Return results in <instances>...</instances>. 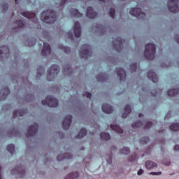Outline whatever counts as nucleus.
Listing matches in <instances>:
<instances>
[{
	"label": "nucleus",
	"instance_id": "1",
	"mask_svg": "<svg viewBox=\"0 0 179 179\" xmlns=\"http://www.w3.org/2000/svg\"><path fill=\"white\" fill-rule=\"evenodd\" d=\"M156 48L155 44L148 43L145 45V50H144V57L148 60H152L155 59V54Z\"/></svg>",
	"mask_w": 179,
	"mask_h": 179
},
{
	"label": "nucleus",
	"instance_id": "2",
	"mask_svg": "<svg viewBox=\"0 0 179 179\" xmlns=\"http://www.w3.org/2000/svg\"><path fill=\"white\" fill-rule=\"evenodd\" d=\"M179 0H169L167 2V8L173 13H177L179 11V6H178Z\"/></svg>",
	"mask_w": 179,
	"mask_h": 179
},
{
	"label": "nucleus",
	"instance_id": "3",
	"mask_svg": "<svg viewBox=\"0 0 179 179\" xmlns=\"http://www.w3.org/2000/svg\"><path fill=\"white\" fill-rule=\"evenodd\" d=\"M129 15L142 20L145 18V13H143L138 8H133L131 10H129Z\"/></svg>",
	"mask_w": 179,
	"mask_h": 179
},
{
	"label": "nucleus",
	"instance_id": "4",
	"mask_svg": "<svg viewBox=\"0 0 179 179\" xmlns=\"http://www.w3.org/2000/svg\"><path fill=\"white\" fill-rule=\"evenodd\" d=\"M113 48L115 49L117 52H120V50L122 49V38L117 36L113 39Z\"/></svg>",
	"mask_w": 179,
	"mask_h": 179
},
{
	"label": "nucleus",
	"instance_id": "5",
	"mask_svg": "<svg viewBox=\"0 0 179 179\" xmlns=\"http://www.w3.org/2000/svg\"><path fill=\"white\" fill-rule=\"evenodd\" d=\"M117 76H119L120 80L123 81L126 79V71L121 68H118L116 70Z\"/></svg>",
	"mask_w": 179,
	"mask_h": 179
},
{
	"label": "nucleus",
	"instance_id": "6",
	"mask_svg": "<svg viewBox=\"0 0 179 179\" xmlns=\"http://www.w3.org/2000/svg\"><path fill=\"white\" fill-rule=\"evenodd\" d=\"M148 78L152 81V83L158 82V76H156V73H155L152 70H149L148 72Z\"/></svg>",
	"mask_w": 179,
	"mask_h": 179
},
{
	"label": "nucleus",
	"instance_id": "7",
	"mask_svg": "<svg viewBox=\"0 0 179 179\" xmlns=\"http://www.w3.org/2000/svg\"><path fill=\"white\" fill-rule=\"evenodd\" d=\"M101 110H103V113H105L106 114H110L113 112V108H112L110 105H108L107 103H103V106L101 107Z\"/></svg>",
	"mask_w": 179,
	"mask_h": 179
},
{
	"label": "nucleus",
	"instance_id": "8",
	"mask_svg": "<svg viewBox=\"0 0 179 179\" xmlns=\"http://www.w3.org/2000/svg\"><path fill=\"white\" fill-rule=\"evenodd\" d=\"M108 77L106 74L104 73H101L99 74H97V76H96V79L97 80V82L103 83L106 82Z\"/></svg>",
	"mask_w": 179,
	"mask_h": 179
},
{
	"label": "nucleus",
	"instance_id": "9",
	"mask_svg": "<svg viewBox=\"0 0 179 179\" xmlns=\"http://www.w3.org/2000/svg\"><path fill=\"white\" fill-rule=\"evenodd\" d=\"M178 94H179V89L178 88L171 89L167 91V96H169L171 97L176 96Z\"/></svg>",
	"mask_w": 179,
	"mask_h": 179
},
{
	"label": "nucleus",
	"instance_id": "10",
	"mask_svg": "<svg viewBox=\"0 0 179 179\" xmlns=\"http://www.w3.org/2000/svg\"><path fill=\"white\" fill-rule=\"evenodd\" d=\"M43 105H48L50 107H56V105L58 104V101L55 99H51V102H46L45 101H42Z\"/></svg>",
	"mask_w": 179,
	"mask_h": 179
},
{
	"label": "nucleus",
	"instance_id": "11",
	"mask_svg": "<svg viewBox=\"0 0 179 179\" xmlns=\"http://www.w3.org/2000/svg\"><path fill=\"white\" fill-rule=\"evenodd\" d=\"M110 128L112 129V130H113V131H115L116 133L122 134V129H120L119 125L112 124L110 125Z\"/></svg>",
	"mask_w": 179,
	"mask_h": 179
},
{
	"label": "nucleus",
	"instance_id": "12",
	"mask_svg": "<svg viewBox=\"0 0 179 179\" xmlns=\"http://www.w3.org/2000/svg\"><path fill=\"white\" fill-rule=\"evenodd\" d=\"M79 34H80V31H79V23L76 22L74 24V36H76V38H78L79 37Z\"/></svg>",
	"mask_w": 179,
	"mask_h": 179
},
{
	"label": "nucleus",
	"instance_id": "13",
	"mask_svg": "<svg viewBox=\"0 0 179 179\" xmlns=\"http://www.w3.org/2000/svg\"><path fill=\"white\" fill-rule=\"evenodd\" d=\"M145 169H151L152 168L156 167V163L152 162L151 161H148V162H145Z\"/></svg>",
	"mask_w": 179,
	"mask_h": 179
},
{
	"label": "nucleus",
	"instance_id": "14",
	"mask_svg": "<svg viewBox=\"0 0 179 179\" xmlns=\"http://www.w3.org/2000/svg\"><path fill=\"white\" fill-rule=\"evenodd\" d=\"M131 113V107L129 105H126L124 106V113H122V118H126L127 117V115H129Z\"/></svg>",
	"mask_w": 179,
	"mask_h": 179
},
{
	"label": "nucleus",
	"instance_id": "15",
	"mask_svg": "<svg viewBox=\"0 0 179 179\" xmlns=\"http://www.w3.org/2000/svg\"><path fill=\"white\" fill-rule=\"evenodd\" d=\"M51 51V48H50L49 45L45 43L43 45V50H42V52L43 55H48Z\"/></svg>",
	"mask_w": 179,
	"mask_h": 179
},
{
	"label": "nucleus",
	"instance_id": "16",
	"mask_svg": "<svg viewBox=\"0 0 179 179\" xmlns=\"http://www.w3.org/2000/svg\"><path fill=\"white\" fill-rule=\"evenodd\" d=\"M100 138H101V140L108 141L110 140V134L104 132L101 133Z\"/></svg>",
	"mask_w": 179,
	"mask_h": 179
},
{
	"label": "nucleus",
	"instance_id": "17",
	"mask_svg": "<svg viewBox=\"0 0 179 179\" xmlns=\"http://www.w3.org/2000/svg\"><path fill=\"white\" fill-rule=\"evenodd\" d=\"M169 129L173 131H179V124L178 123H174L173 124H171L169 127Z\"/></svg>",
	"mask_w": 179,
	"mask_h": 179
},
{
	"label": "nucleus",
	"instance_id": "18",
	"mask_svg": "<svg viewBox=\"0 0 179 179\" xmlns=\"http://www.w3.org/2000/svg\"><path fill=\"white\" fill-rule=\"evenodd\" d=\"M130 70H131V73H135L136 71V69H138V65L136 63H133L129 65Z\"/></svg>",
	"mask_w": 179,
	"mask_h": 179
},
{
	"label": "nucleus",
	"instance_id": "19",
	"mask_svg": "<svg viewBox=\"0 0 179 179\" xmlns=\"http://www.w3.org/2000/svg\"><path fill=\"white\" fill-rule=\"evenodd\" d=\"M120 154L127 155H129V148H124L122 150H120Z\"/></svg>",
	"mask_w": 179,
	"mask_h": 179
},
{
	"label": "nucleus",
	"instance_id": "20",
	"mask_svg": "<svg viewBox=\"0 0 179 179\" xmlns=\"http://www.w3.org/2000/svg\"><path fill=\"white\" fill-rule=\"evenodd\" d=\"M142 122L141 121H138L137 122H135V123H133V124L131 125V127L132 128H140L142 127Z\"/></svg>",
	"mask_w": 179,
	"mask_h": 179
},
{
	"label": "nucleus",
	"instance_id": "21",
	"mask_svg": "<svg viewBox=\"0 0 179 179\" xmlns=\"http://www.w3.org/2000/svg\"><path fill=\"white\" fill-rule=\"evenodd\" d=\"M109 15L113 19L115 18V9L110 8Z\"/></svg>",
	"mask_w": 179,
	"mask_h": 179
},
{
	"label": "nucleus",
	"instance_id": "22",
	"mask_svg": "<svg viewBox=\"0 0 179 179\" xmlns=\"http://www.w3.org/2000/svg\"><path fill=\"white\" fill-rule=\"evenodd\" d=\"M97 16V13H94L93 10H92V8H90V18L93 19L95 18V17Z\"/></svg>",
	"mask_w": 179,
	"mask_h": 179
},
{
	"label": "nucleus",
	"instance_id": "23",
	"mask_svg": "<svg viewBox=\"0 0 179 179\" xmlns=\"http://www.w3.org/2000/svg\"><path fill=\"white\" fill-rule=\"evenodd\" d=\"M151 127H152V122H145V129L151 128Z\"/></svg>",
	"mask_w": 179,
	"mask_h": 179
},
{
	"label": "nucleus",
	"instance_id": "24",
	"mask_svg": "<svg viewBox=\"0 0 179 179\" xmlns=\"http://www.w3.org/2000/svg\"><path fill=\"white\" fill-rule=\"evenodd\" d=\"M45 15V13H43L42 15V20H43V22H45L47 23H50L49 20H47V19L49 18V17H47V16H44Z\"/></svg>",
	"mask_w": 179,
	"mask_h": 179
},
{
	"label": "nucleus",
	"instance_id": "25",
	"mask_svg": "<svg viewBox=\"0 0 179 179\" xmlns=\"http://www.w3.org/2000/svg\"><path fill=\"white\" fill-rule=\"evenodd\" d=\"M135 161H136V155L133 154V155H131V157L129 158V162H135Z\"/></svg>",
	"mask_w": 179,
	"mask_h": 179
},
{
	"label": "nucleus",
	"instance_id": "26",
	"mask_svg": "<svg viewBox=\"0 0 179 179\" xmlns=\"http://www.w3.org/2000/svg\"><path fill=\"white\" fill-rule=\"evenodd\" d=\"M149 175H151V176H161L162 172H151V173H149Z\"/></svg>",
	"mask_w": 179,
	"mask_h": 179
},
{
	"label": "nucleus",
	"instance_id": "27",
	"mask_svg": "<svg viewBox=\"0 0 179 179\" xmlns=\"http://www.w3.org/2000/svg\"><path fill=\"white\" fill-rule=\"evenodd\" d=\"M87 134V131H85V129L81 130V131L80 132V138L83 137V136H85V134Z\"/></svg>",
	"mask_w": 179,
	"mask_h": 179
},
{
	"label": "nucleus",
	"instance_id": "28",
	"mask_svg": "<svg viewBox=\"0 0 179 179\" xmlns=\"http://www.w3.org/2000/svg\"><path fill=\"white\" fill-rule=\"evenodd\" d=\"M175 40H176V43L179 44V34H176L174 36Z\"/></svg>",
	"mask_w": 179,
	"mask_h": 179
},
{
	"label": "nucleus",
	"instance_id": "29",
	"mask_svg": "<svg viewBox=\"0 0 179 179\" xmlns=\"http://www.w3.org/2000/svg\"><path fill=\"white\" fill-rule=\"evenodd\" d=\"M11 151H13V145L8 146V152H11Z\"/></svg>",
	"mask_w": 179,
	"mask_h": 179
},
{
	"label": "nucleus",
	"instance_id": "30",
	"mask_svg": "<svg viewBox=\"0 0 179 179\" xmlns=\"http://www.w3.org/2000/svg\"><path fill=\"white\" fill-rule=\"evenodd\" d=\"M143 142H144V143H148V142H149V138L148 137L144 138V141H143Z\"/></svg>",
	"mask_w": 179,
	"mask_h": 179
},
{
	"label": "nucleus",
	"instance_id": "31",
	"mask_svg": "<svg viewBox=\"0 0 179 179\" xmlns=\"http://www.w3.org/2000/svg\"><path fill=\"white\" fill-rule=\"evenodd\" d=\"M138 176H141L143 173V170L142 169H139L138 172L137 173Z\"/></svg>",
	"mask_w": 179,
	"mask_h": 179
},
{
	"label": "nucleus",
	"instance_id": "32",
	"mask_svg": "<svg viewBox=\"0 0 179 179\" xmlns=\"http://www.w3.org/2000/svg\"><path fill=\"white\" fill-rule=\"evenodd\" d=\"M174 150H175V151H178V152H179V145H175V146H174Z\"/></svg>",
	"mask_w": 179,
	"mask_h": 179
},
{
	"label": "nucleus",
	"instance_id": "33",
	"mask_svg": "<svg viewBox=\"0 0 179 179\" xmlns=\"http://www.w3.org/2000/svg\"><path fill=\"white\" fill-rule=\"evenodd\" d=\"M143 115L142 113L138 114V117H142Z\"/></svg>",
	"mask_w": 179,
	"mask_h": 179
},
{
	"label": "nucleus",
	"instance_id": "34",
	"mask_svg": "<svg viewBox=\"0 0 179 179\" xmlns=\"http://www.w3.org/2000/svg\"><path fill=\"white\" fill-rule=\"evenodd\" d=\"M171 164V162H167V164H165V166H169Z\"/></svg>",
	"mask_w": 179,
	"mask_h": 179
},
{
	"label": "nucleus",
	"instance_id": "35",
	"mask_svg": "<svg viewBox=\"0 0 179 179\" xmlns=\"http://www.w3.org/2000/svg\"><path fill=\"white\" fill-rule=\"evenodd\" d=\"M101 2H104L106 0H99Z\"/></svg>",
	"mask_w": 179,
	"mask_h": 179
},
{
	"label": "nucleus",
	"instance_id": "36",
	"mask_svg": "<svg viewBox=\"0 0 179 179\" xmlns=\"http://www.w3.org/2000/svg\"><path fill=\"white\" fill-rule=\"evenodd\" d=\"M119 1H125V0H119Z\"/></svg>",
	"mask_w": 179,
	"mask_h": 179
},
{
	"label": "nucleus",
	"instance_id": "37",
	"mask_svg": "<svg viewBox=\"0 0 179 179\" xmlns=\"http://www.w3.org/2000/svg\"><path fill=\"white\" fill-rule=\"evenodd\" d=\"M93 94H90V96H92Z\"/></svg>",
	"mask_w": 179,
	"mask_h": 179
},
{
	"label": "nucleus",
	"instance_id": "38",
	"mask_svg": "<svg viewBox=\"0 0 179 179\" xmlns=\"http://www.w3.org/2000/svg\"><path fill=\"white\" fill-rule=\"evenodd\" d=\"M15 1H17V0H15Z\"/></svg>",
	"mask_w": 179,
	"mask_h": 179
}]
</instances>
